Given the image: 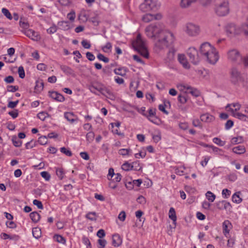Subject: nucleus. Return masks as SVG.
Segmentation results:
<instances>
[{
  "label": "nucleus",
  "mask_w": 248,
  "mask_h": 248,
  "mask_svg": "<svg viewBox=\"0 0 248 248\" xmlns=\"http://www.w3.org/2000/svg\"><path fill=\"white\" fill-rule=\"evenodd\" d=\"M238 29L240 30V34L243 33L246 36L248 37V23L247 21L238 26Z\"/></svg>",
  "instance_id": "nucleus-23"
},
{
  "label": "nucleus",
  "mask_w": 248,
  "mask_h": 248,
  "mask_svg": "<svg viewBox=\"0 0 248 248\" xmlns=\"http://www.w3.org/2000/svg\"><path fill=\"white\" fill-rule=\"evenodd\" d=\"M220 204H221L222 206L223 207V209L225 210L230 209L232 207L231 203L229 202H228L225 201L219 202L217 204V205L218 209H222V207L220 206Z\"/></svg>",
  "instance_id": "nucleus-25"
},
{
  "label": "nucleus",
  "mask_w": 248,
  "mask_h": 248,
  "mask_svg": "<svg viewBox=\"0 0 248 248\" xmlns=\"http://www.w3.org/2000/svg\"><path fill=\"white\" fill-rule=\"evenodd\" d=\"M64 117L71 124L77 123L78 121V117L73 112H65Z\"/></svg>",
  "instance_id": "nucleus-14"
},
{
  "label": "nucleus",
  "mask_w": 248,
  "mask_h": 248,
  "mask_svg": "<svg viewBox=\"0 0 248 248\" xmlns=\"http://www.w3.org/2000/svg\"><path fill=\"white\" fill-rule=\"evenodd\" d=\"M232 152L236 154H242L246 152L245 147L243 145H239L232 148Z\"/></svg>",
  "instance_id": "nucleus-26"
},
{
  "label": "nucleus",
  "mask_w": 248,
  "mask_h": 248,
  "mask_svg": "<svg viewBox=\"0 0 248 248\" xmlns=\"http://www.w3.org/2000/svg\"><path fill=\"white\" fill-rule=\"evenodd\" d=\"M147 118L151 122L156 125H160L161 123V121L156 117H149L147 116Z\"/></svg>",
  "instance_id": "nucleus-50"
},
{
  "label": "nucleus",
  "mask_w": 248,
  "mask_h": 248,
  "mask_svg": "<svg viewBox=\"0 0 248 248\" xmlns=\"http://www.w3.org/2000/svg\"><path fill=\"white\" fill-rule=\"evenodd\" d=\"M187 54L191 62L194 64H197L200 61L199 54L195 47H189L187 50Z\"/></svg>",
  "instance_id": "nucleus-9"
},
{
  "label": "nucleus",
  "mask_w": 248,
  "mask_h": 248,
  "mask_svg": "<svg viewBox=\"0 0 248 248\" xmlns=\"http://www.w3.org/2000/svg\"><path fill=\"white\" fill-rule=\"evenodd\" d=\"M178 60L180 63L182 64L183 66L186 69H189L190 65L187 62L185 56L183 54H179L178 56Z\"/></svg>",
  "instance_id": "nucleus-20"
},
{
  "label": "nucleus",
  "mask_w": 248,
  "mask_h": 248,
  "mask_svg": "<svg viewBox=\"0 0 248 248\" xmlns=\"http://www.w3.org/2000/svg\"><path fill=\"white\" fill-rule=\"evenodd\" d=\"M200 53L209 63L212 65H215L219 58L217 49L208 42L203 43L201 45Z\"/></svg>",
  "instance_id": "nucleus-1"
},
{
  "label": "nucleus",
  "mask_w": 248,
  "mask_h": 248,
  "mask_svg": "<svg viewBox=\"0 0 248 248\" xmlns=\"http://www.w3.org/2000/svg\"><path fill=\"white\" fill-rule=\"evenodd\" d=\"M2 14L9 19L11 20L13 17L8 9L3 8L1 10Z\"/></svg>",
  "instance_id": "nucleus-56"
},
{
  "label": "nucleus",
  "mask_w": 248,
  "mask_h": 248,
  "mask_svg": "<svg viewBox=\"0 0 248 248\" xmlns=\"http://www.w3.org/2000/svg\"><path fill=\"white\" fill-rule=\"evenodd\" d=\"M97 58L100 60L104 62L107 63L109 62V59L105 57V56L101 53L97 55Z\"/></svg>",
  "instance_id": "nucleus-64"
},
{
  "label": "nucleus",
  "mask_w": 248,
  "mask_h": 248,
  "mask_svg": "<svg viewBox=\"0 0 248 248\" xmlns=\"http://www.w3.org/2000/svg\"><path fill=\"white\" fill-rule=\"evenodd\" d=\"M162 16L160 13L156 14H146L142 17V20L146 23L149 22L154 20H160L162 18Z\"/></svg>",
  "instance_id": "nucleus-11"
},
{
  "label": "nucleus",
  "mask_w": 248,
  "mask_h": 248,
  "mask_svg": "<svg viewBox=\"0 0 248 248\" xmlns=\"http://www.w3.org/2000/svg\"><path fill=\"white\" fill-rule=\"evenodd\" d=\"M78 18L79 20L85 22L88 20V16L85 11H82L79 14Z\"/></svg>",
  "instance_id": "nucleus-52"
},
{
  "label": "nucleus",
  "mask_w": 248,
  "mask_h": 248,
  "mask_svg": "<svg viewBox=\"0 0 248 248\" xmlns=\"http://www.w3.org/2000/svg\"><path fill=\"white\" fill-rule=\"evenodd\" d=\"M197 0H181L180 6L182 8L189 7L192 4L196 2Z\"/></svg>",
  "instance_id": "nucleus-22"
},
{
  "label": "nucleus",
  "mask_w": 248,
  "mask_h": 248,
  "mask_svg": "<svg viewBox=\"0 0 248 248\" xmlns=\"http://www.w3.org/2000/svg\"><path fill=\"white\" fill-rule=\"evenodd\" d=\"M233 115L235 118L244 121H247L248 120V117L247 115L240 112H233Z\"/></svg>",
  "instance_id": "nucleus-37"
},
{
  "label": "nucleus",
  "mask_w": 248,
  "mask_h": 248,
  "mask_svg": "<svg viewBox=\"0 0 248 248\" xmlns=\"http://www.w3.org/2000/svg\"><path fill=\"white\" fill-rule=\"evenodd\" d=\"M60 151L62 153L65 154V155H66L68 156H71L72 155V153L71 151L70 150L67 149L65 147H63L61 148Z\"/></svg>",
  "instance_id": "nucleus-57"
},
{
  "label": "nucleus",
  "mask_w": 248,
  "mask_h": 248,
  "mask_svg": "<svg viewBox=\"0 0 248 248\" xmlns=\"http://www.w3.org/2000/svg\"><path fill=\"white\" fill-rule=\"evenodd\" d=\"M185 169L186 168L184 166L178 167L175 169V173L180 176L183 175L185 174L184 171Z\"/></svg>",
  "instance_id": "nucleus-43"
},
{
  "label": "nucleus",
  "mask_w": 248,
  "mask_h": 248,
  "mask_svg": "<svg viewBox=\"0 0 248 248\" xmlns=\"http://www.w3.org/2000/svg\"><path fill=\"white\" fill-rule=\"evenodd\" d=\"M123 243V239L118 233H115L112 235V244L115 247L120 246Z\"/></svg>",
  "instance_id": "nucleus-16"
},
{
  "label": "nucleus",
  "mask_w": 248,
  "mask_h": 248,
  "mask_svg": "<svg viewBox=\"0 0 248 248\" xmlns=\"http://www.w3.org/2000/svg\"><path fill=\"white\" fill-rule=\"evenodd\" d=\"M175 40L174 34L169 30H162L157 40L155 41V47L158 50L171 47Z\"/></svg>",
  "instance_id": "nucleus-2"
},
{
  "label": "nucleus",
  "mask_w": 248,
  "mask_h": 248,
  "mask_svg": "<svg viewBox=\"0 0 248 248\" xmlns=\"http://www.w3.org/2000/svg\"><path fill=\"white\" fill-rule=\"evenodd\" d=\"M18 73L19 75V77L21 78H24L25 76V71L23 67L22 66H19L18 69Z\"/></svg>",
  "instance_id": "nucleus-62"
},
{
  "label": "nucleus",
  "mask_w": 248,
  "mask_h": 248,
  "mask_svg": "<svg viewBox=\"0 0 248 248\" xmlns=\"http://www.w3.org/2000/svg\"><path fill=\"white\" fill-rule=\"evenodd\" d=\"M114 72L116 75L124 77L126 76L127 70L124 67H120L115 69L114 70Z\"/></svg>",
  "instance_id": "nucleus-30"
},
{
  "label": "nucleus",
  "mask_w": 248,
  "mask_h": 248,
  "mask_svg": "<svg viewBox=\"0 0 248 248\" xmlns=\"http://www.w3.org/2000/svg\"><path fill=\"white\" fill-rule=\"evenodd\" d=\"M240 192H236L234 194H233L232 197V201L233 202L236 203H240L242 200L240 197Z\"/></svg>",
  "instance_id": "nucleus-34"
},
{
  "label": "nucleus",
  "mask_w": 248,
  "mask_h": 248,
  "mask_svg": "<svg viewBox=\"0 0 248 248\" xmlns=\"http://www.w3.org/2000/svg\"><path fill=\"white\" fill-rule=\"evenodd\" d=\"M240 72L235 68L232 69L231 71V80L234 84H237L242 81Z\"/></svg>",
  "instance_id": "nucleus-10"
},
{
  "label": "nucleus",
  "mask_w": 248,
  "mask_h": 248,
  "mask_svg": "<svg viewBox=\"0 0 248 248\" xmlns=\"http://www.w3.org/2000/svg\"><path fill=\"white\" fill-rule=\"evenodd\" d=\"M213 142L219 146H223L225 145L226 142L220 139L215 137L213 139Z\"/></svg>",
  "instance_id": "nucleus-47"
},
{
  "label": "nucleus",
  "mask_w": 248,
  "mask_h": 248,
  "mask_svg": "<svg viewBox=\"0 0 248 248\" xmlns=\"http://www.w3.org/2000/svg\"><path fill=\"white\" fill-rule=\"evenodd\" d=\"M175 53V49L173 47H170L166 57L164 59V61L166 63H170L173 62L174 59Z\"/></svg>",
  "instance_id": "nucleus-15"
},
{
  "label": "nucleus",
  "mask_w": 248,
  "mask_h": 248,
  "mask_svg": "<svg viewBox=\"0 0 248 248\" xmlns=\"http://www.w3.org/2000/svg\"><path fill=\"white\" fill-rule=\"evenodd\" d=\"M7 90L9 92H15L18 90V87L17 86L8 85L7 87Z\"/></svg>",
  "instance_id": "nucleus-63"
},
{
  "label": "nucleus",
  "mask_w": 248,
  "mask_h": 248,
  "mask_svg": "<svg viewBox=\"0 0 248 248\" xmlns=\"http://www.w3.org/2000/svg\"><path fill=\"white\" fill-rule=\"evenodd\" d=\"M200 3L204 7L210 6L213 1V0H200Z\"/></svg>",
  "instance_id": "nucleus-59"
},
{
  "label": "nucleus",
  "mask_w": 248,
  "mask_h": 248,
  "mask_svg": "<svg viewBox=\"0 0 248 248\" xmlns=\"http://www.w3.org/2000/svg\"><path fill=\"white\" fill-rule=\"evenodd\" d=\"M178 101L182 104H185L187 101V99L186 96L182 94H180L178 96Z\"/></svg>",
  "instance_id": "nucleus-60"
},
{
  "label": "nucleus",
  "mask_w": 248,
  "mask_h": 248,
  "mask_svg": "<svg viewBox=\"0 0 248 248\" xmlns=\"http://www.w3.org/2000/svg\"><path fill=\"white\" fill-rule=\"evenodd\" d=\"M232 228V225L229 220H225L222 223V232L226 238H229Z\"/></svg>",
  "instance_id": "nucleus-13"
},
{
  "label": "nucleus",
  "mask_w": 248,
  "mask_h": 248,
  "mask_svg": "<svg viewBox=\"0 0 248 248\" xmlns=\"http://www.w3.org/2000/svg\"><path fill=\"white\" fill-rule=\"evenodd\" d=\"M102 50L105 52H108L112 48V45L110 42H107L106 44L102 46Z\"/></svg>",
  "instance_id": "nucleus-53"
},
{
  "label": "nucleus",
  "mask_w": 248,
  "mask_h": 248,
  "mask_svg": "<svg viewBox=\"0 0 248 248\" xmlns=\"http://www.w3.org/2000/svg\"><path fill=\"white\" fill-rule=\"evenodd\" d=\"M177 87L180 91L187 93L189 85L187 84H179L177 85Z\"/></svg>",
  "instance_id": "nucleus-55"
},
{
  "label": "nucleus",
  "mask_w": 248,
  "mask_h": 248,
  "mask_svg": "<svg viewBox=\"0 0 248 248\" xmlns=\"http://www.w3.org/2000/svg\"><path fill=\"white\" fill-rule=\"evenodd\" d=\"M49 96L53 99L58 102H63L65 98L64 96L56 92H49Z\"/></svg>",
  "instance_id": "nucleus-18"
},
{
  "label": "nucleus",
  "mask_w": 248,
  "mask_h": 248,
  "mask_svg": "<svg viewBox=\"0 0 248 248\" xmlns=\"http://www.w3.org/2000/svg\"><path fill=\"white\" fill-rule=\"evenodd\" d=\"M30 217L34 222H37L40 219V215L37 212H33L30 213Z\"/></svg>",
  "instance_id": "nucleus-31"
},
{
  "label": "nucleus",
  "mask_w": 248,
  "mask_h": 248,
  "mask_svg": "<svg viewBox=\"0 0 248 248\" xmlns=\"http://www.w3.org/2000/svg\"><path fill=\"white\" fill-rule=\"evenodd\" d=\"M138 164L139 165V168H136V170H140L141 168L140 166H139V163L138 162H134L132 165L128 163V162H125L122 166V169L125 171H128L132 170L135 165Z\"/></svg>",
  "instance_id": "nucleus-19"
},
{
  "label": "nucleus",
  "mask_w": 248,
  "mask_h": 248,
  "mask_svg": "<svg viewBox=\"0 0 248 248\" xmlns=\"http://www.w3.org/2000/svg\"><path fill=\"white\" fill-rule=\"evenodd\" d=\"M208 152L210 153H214L216 155H222L223 152L222 149L216 147L214 145H212L210 146V149H209Z\"/></svg>",
  "instance_id": "nucleus-27"
},
{
  "label": "nucleus",
  "mask_w": 248,
  "mask_h": 248,
  "mask_svg": "<svg viewBox=\"0 0 248 248\" xmlns=\"http://www.w3.org/2000/svg\"><path fill=\"white\" fill-rule=\"evenodd\" d=\"M59 25L61 28L63 30L66 31L70 29V25L68 21H62L59 23Z\"/></svg>",
  "instance_id": "nucleus-39"
},
{
  "label": "nucleus",
  "mask_w": 248,
  "mask_h": 248,
  "mask_svg": "<svg viewBox=\"0 0 248 248\" xmlns=\"http://www.w3.org/2000/svg\"><path fill=\"white\" fill-rule=\"evenodd\" d=\"M94 133L92 131H90L86 134V140L88 143H90L93 141L94 139Z\"/></svg>",
  "instance_id": "nucleus-36"
},
{
  "label": "nucleus",
  "mask_w": 248,
  "mask_h": 248,
  "mask_svg": "<svg viewBox=\"0 0 248 248\" xmlns=\"http://www.w3.org/2000/svg\"><path fill=\"white\" fill-rule=\"evenodd\" d=\"M118 153L124 156L129 155L131 153V150L130 149H121L118 151Z\"/></svg>",
  "instance_id": "nucleus-46"
},
{
  "label": "nucleus",
  "mask_w": 248,
  "mask_h": 248,
  "mask_svg": "<svg viewBox=\"0 0 248 248\" xmlns=\"http://www.w3.org/2000/svg\"><path fill=\"white\" fill-rule=\"evenodd\" d=\"M159 7L157 0H144L140 5V8L143 12L156 11Z\"/></svg>",
  "instance_id": "nucleus-7"
},
{
  "label": "nucleus",
  "mask_w": 248,
  "mask_h": 248,
  "mask_svg": "<svg viewBox=\"0 0 248 248\" xmlns=\"http://www.w3.org/2000/svg\"><path fill=\"white\" fill-rule=\"evenodd\" d=\"M214 11L216 15L220 17L228 15L230 12L228 0H217Z\"/></svg>",
  "instance_id": "nucleus-3"
},
{
  "label": "nucleus",
  "mask_w": 248,
  "mask_h": 248,
  "mask_svg": "<svg viewBox=\"0 0 248 248\" xmlns=\"http://www.w3.org/2000/svg\"><path fill=\"white\" fill-rule=\"evenodd\" d=\"M183 31L189 37H196L201 31V27L199 25L193 22L186 23L183 28Z\"/></svg>",
  "instance_id": "nucleus-5"
},
{
  "label": "nucleus",
  "mask_w": 248,
  "mask_h": 248,
  "mask_svg": "<svg viewBox=\"0 0 248 248\" xmlns=\"http://www.w3.org/2000/svg\"><path fill=\"white\" fill-rule=\"evenodd\" d=\"M132 45L137 51L146 46L145 42L140 34L137 35L136 39L133 42Z\"/></svg>",
  "instance_id": "nucleus-12"
},
{
  "label": "nucleus",
  "mask_w": 248,
  "mask_h": 248,
  "mask_svg": "<svg viewBox=\"0 0 248 248\" xmlns=\"http://www.w3.org/2000/svg\"><path fill=\"white\" fill-rule=\"evenodd\" d=\"M32 235L36 239L40 238L41 236V230L39 228H33L32 230Z\"/></svg>",
  "instance_id": "nucleus-38"
},
{
  "label": "nucleus",
  "mask_w": 248,
  "mask_h": 248,
  "mask_svg": "<svg viewBox=\"0 0 248 248\" xmlns=\"http://www.w3.org/2000/svg\"><path fill=\"white\" fill-rule=\"evenodd\" d=\"M240 107H241V105L238 103H232L231 104H228L226 106V108H229L230 109L232 112H234V111H235L236 112V111L239 110V109L240 108Z\"/></svg>",
  "instance_id": "nucleus-28"
},
{
  "label": "nucleus",
  "mask_w": 248,
  "mask_h": 248,
  "mask_svg": "<svg viewBox=\"0 0 248 248\" xmlns=\"http://www.w3.org/2000/svg\"><path fill=\"white\" fill-rule=\"evenodd\" d=\"M192 124L194 127H199L200 129L202 128V125L201 123V119L198 118L194 119L192 120Z\"/></svg>",
  "instance_id": "nucleus-49"
},
{
  "label": "nucleus",
  "mask_w": 248,
  "mask_h": 248,
  "mask_svg": "<svg viewBox=\"0 0 248 248\" xmlns=\"http://www.w3.org/2000/svg\"><path fill=\"white\" fill-rule=\"evenodd\" d=\"M53 239L54 241L59 243H61L64 245L66 244V239L62 235L59 234H55L53 236Z\"/></svg>",
  "instance_id": "nucleus-32"
},
{
  "label": "nucleus",
  "mask_w": 248,
  "mask_h": 248,
  "mask_svg": "<svg viewBox=\"0 0 248 248\" xmlns=\"http://www.w3.org/2000/svg\"><path fill=\"white\" fill-rule=\"evenodd\" d=\"M12 141L13 145L17 147H19L22 145V141L20 140L19 138L16 137V136H13L12 139Z\"/></svg>",
  "instance_id": "nucleus-41"
},
{
  "label": "nucleus",
  "mask_w": 248,
  "mask_h": 248,
  "mask_svg": "<svg viewBox=\"0 0 248 248\" xmlns=\"http://www.w3.org/2000/svg\"><path fill=\"white\" fill-rule=\"evenodd\" d=\"M138 51L145 58L148 59L149 58V53L146 46L138 50Z\"/></svg>",
  "instance_id": "nucleus-48"
},
{
  "label": "nucleus",
  "mask_w": 248,
  "mask_h": 248,
  "mask_svg": "<svg viewBox=\"0 0 248 248\" xmlns=\"http://www.w3.org/2000/svg\"><path fill=\"white\" fill-rule=\"evenodd\" d=\"M85 217L91 221H96L97 215L95 212H90L86 215Z\"/></svg>",
  "instance_id": "nucleus-33"
},
{
  "label": "nucleus",
  "mask_w": 248,
  "mask_h": 248,
  "mask_svg": "<svg viewBox=\"0 0 248 248\" xmlns=\"http://www.w3.org/2000/svg\"><path fill=\"white\" fill-rule=\"evenodd\" d=\"M44 83L42 80L37 81L35 86V90L36 92H41L43 89Z\"/></svg>",
  "instance_id": "nucleus-44"
},
{
  "label": "nucleus",
  "mask_w": 248,
  "mask_h": 248,
  "mask_svg": "<svg viewBox=\"0 0 248 248\" xmlns=\"http://www.w3.org/2000/svg\"><path fill=\"white\" fill-rule=\"evenodd\" d=\"M56 172L57 175L60 180H62L64 178L65 173L62 169L58 168L56 170Z\"/></svg>",
  "instance_id": "nucleus-54"
},
{
  "label": "nucleus",
  "mask_w": 248,
  "mask_h": 248,
  "mask_svg": "<svg viewBox=\"0 0 248 248\" xmlns=\"http://www.w3.org/2000/svg\"><path fill=\"white\" fill-rule=\"evenodd\" d=\"M231 194V191L227 188L223 189L222 191V197L225 199L228 198L230 196Z\"/></svg>",
  "instance_id": "nucleus-58"
},
{
  "label": "nucleus",
  "mask_w": 248,
  "mask_h": 248,
  "mask_svg": "<svg viewBox=\"0 0 248 248\" xmlns=\"http://www.w3.org/2000/svg\"><path fill=\"white\" fill-rule=\"evenodd\" d=\"M244 141L243 137L242 136H237L232 138L231 142L232 144H237L242 143Z\"/></svg>",
  "instance_id": "nucleus-35"
},
{
  "label": "nucleus",
  "mask_w": 248,
  "mask_h": 248,
  "mask_svg": "<svg viewBox=\"0 0 248 248\" xmlns=\"http://www.w3.org/2000/svg\"><path fill=\"white\" fill-rule=\"evenodd\" d=\"M200 119L202 122L210 123L215 120V117L213 115L209 113H205L201 115Z\"/></svg>",
  "instance_id": "nucleus-17"
},
{
  "label": "nucleus",
  "mask_w": 248,
  "mask_h": 248,
  "mask_svg": "<svg viewBox=\"0 0 248 248\" xmlns=\"http://www.w3.org/2000/svg\"><path fill=\"white\" fill-rule=\"evenodd\" d=\"M205 196L207 200L211 202H213L216 199V195L210 191L206 193Z\"/></svg>",
  "instance_id": "nucleus-45"
},
{
  "label": "nucleus",
  "mask_w": 248,
  "mask_h": 248,
  "mask_svg": "<svg viewBox=\"0 0 248 248\" xmlns=\"http://www.w3.org/2000/svg\"><path fill=\"white\" fill-rule=\"evenodd\" d=\"M241 64H243L245 67L248 68V55L242 56Z\"/></svg>",
  "instance_id": "nucleus-61"
},
{
  "label": "nucleus",
  "mask_w": 248,
  "mask_h": 248,
  "mask_svg": "<svg viewBox=\"0 0 248 248\" xmlns=\"http://www.w3.org/2000/svg\"><path fill=\"white\" fill-rule=\"evenodd\" d=\"M162 30L159 24L153 23L146 27L145 33L147 37L156 41Z\"/></svg>",
  "instance_id": "nucleus-4"
},
{
  "label": "nucleus",
  "mask_w": 248,
  "mask_h": 248,
  "mask_svg": "<svg viewBox=\"0 0 248 248\" xmlns=\"http://www.w3.org/2000/svg\"><path fill=\"white\" fill-rule=\"evenodd\" d=\"M169 217L173 222L174 225H176L177 217L176 216V213L173 207H171L170 209L169 213Z\"/></svg>",
  "instance_id": "nucleus-29"
},
{
  "label": "nucleus",
  "mask_w": 248,
  "mask_h": 248,
  "mask_svg": "<svg viewBox=\"0 0 248 248\" xmlns=\"http://www.w3.org/2000/svg\"><path fill=\"white\" fill-rule=\"evenodd\" d=\"M82 242L86 246V248H92L90 241L87 237L83 236L82 237Z\"/></svg>",
  "instance_id": "nucleus-51"
},
{
  "label": "nucleus",
  "mask_w": 248,
  "mask_h": 248,
  "mask_svg": "<svg viewBox=\"0 0 248 248\" xmlns=\"http://www.w3.org/2000/svg\"><path fill=\"white\" fill-rule=\"evenodd\" d=\"M102 94L106 95L107 97L109 98L110 99H113L114 98V95L112 93V92L110 90L106 88V87L105 88V89H104V91L102 93Z\"/></svg>",
  "instance_id": "nucleus-40"
},
{
  "label": "nucleus",
  "mask_w": 248,
  "mask_h": 248,
  "mask_svg": "<svg viewBox=\"0 0 248 248\" xmlns=\"http://www.w3.org/2000/svg\"><path fill=\"white\" fill-rule=\"evenodd\" d=\"M152 139L155 143L159 141L161 139V133L159 130H155L154 133H152Z\"/></svg>",
  "instance_id": "nucleus-24"
},
{
  "label": "nucleus",
  "mask_w": 248,
  "mask_h": 248,
  "mask_svg": "<svg viewBox=\"0 0 248 248\" xmlns=\"http://www.w3.org/2000/svg\"><path fill=\"white\" fill-rule=\"evenodd\" d=\"M187 93H190L192 95L196 97L200 95L199 91L197 89L192 88L190 86H189V88H188Z\"/></svg>",
  "instance_id": "nucleus-42"
},
{
  "label": "nucleus",
  "mask_w": 248,
  "mask_h": 248,
  "mask_svg": "<svg viewBox=\"0 0 248 248\" xmlns=\"http://www.w3.org/2000/svg\"><path fill=\"white\" fill-rule=\"evenodd\" d=\"M225 31L226 34L229 37H233L240 34V30L238 26L234 23H229L225 27Z\"/></svg>",
  "instance_id": "nucleus-8"
},
{
  "label": "nucleus",
  "mask_w": 248,
  "mask_h": 248,
  "mask_svg": "<svg viewBox=\"0 0 248 248\" xmlns=\"http://www.w3.org/2000/svg\"><path fill=\"white\" fill-rule=\"evenodd\" d=\"M227 60L233 64H240L241 63L242 56L240 52L236 48H232L227 51Z\"/></svg>",
  "instance_id": "nucleus-6"
},
{
  "label": "nucleus",
  "mask_w": 248,
  "mask_h": 248,
  "mask_svg": "<svg viewBox=\"0 0 248 248\" xmlns=\"http://www.w3.org/2000/svg\"><path fill=\"white\" fill-rule=\"evenodd\" d=\"M25 34L27 36L33 40H37L39 38L37 32L31 29L26 31Z\"/></svg>",
  "instance_id": "nucleus-21"
}]
</instances>
